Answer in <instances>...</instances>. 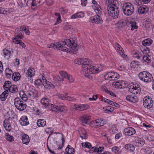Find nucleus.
I'll return each instance as SVG.
<instances>
[{"label":"nucleus","instance_id":"6ab92c4d","mask_svg":"<svg viewBox=\"0 0 154 154\" xmlns=\"http://www.w3.org/2000/svg\"><path fill=\"white\" fill-rule=\"evenodd\" d=\"M105 123L104 120L99 119L96 120L94 124V125L96 128H99L103 125Z\"/></svg>","mask_w":154,"mask_h":154},{"label":"nucleus","instance_id":"2eb2a0df","mask_svg":"<svg viewBox=\"0 0 154 154\" xmlns=\"http://www.w3.org/2000/svg\"><path fill=\"white\" fill-rule=\"evenodd\" d=\"M115 7V8H113V9H114V12L112 11L111 12V9H112V8H109V12L108 14L111 17H112L113 19H116L118 18L119 14V12L118 8H116ZM112 9H113V8H112Z\"/></svg>","mask_w":154,"mask_h":154},{"label":"nucleus","instance_id":"1a4fd4ad","mask_svg":"<svg viewBox=\"0 0 154 154\" xmlns=\"http://www.w3.org/2000/svg\"><path fill=\"white\" fill-rule=\"evenodd\" d=\"M104 77L106 80H116V79L119 78L118 74L114 72H107L104 75Z\"/></svg>","mask_w":154,"mask_h":154},{"label":"nucleus","instance_id":"e2e57ef3","mask_svg":"<svg viewBox=\"0 0 154 154\" xmlns=\"http://www.w3.org/2000/svg\"><path fill=\"white\" fill-rule=\"evenodd\" d=\"M142 150H143L144 152L148 154H151L152 152L151 148L149 147H147L145 149L143 148Z\"/></svg>","mask_w":154,"mask_h":154},{"label":"nucleus","instance_id":"c9c22d12","mask_svg":"<svg viewBox=\"0 0 154 154\" xmlns=\"http://www.w3.org/2000/svg\"><path fill=\"white\" fill-rule=\"evenodd\" d=\"M84 15V13L82 11L79 12L72 15L71 16V18L74 19L79 18L82 17Z\"/></svg>","mask_w":154,"mask_h":154},{"label":"nucleus","instance_id":"bf43d9fd","mask_svg":"<svg viewBox=\"0 0 154 154\" xmlns=\"http://www.w3.org/2000/svg\"><path fill=\"white\" fill-rule=\"evenodd\" d=\"M62 143L61 144L57 146V148L55 149V150H57L61 149L62 148L65 142V140L63 136H62Z\"/></svg>","mask_w":154,"mask_h":154},{"label":"nucleus","instance_id":"f257e3e1","mask_svg":"<svg viewBox=\"0 0 154 154\" xmlns=\"http://www.w3.org/2000/svg\"><path fill=\"white\" fill-rule=\"evenodd\" d=\"M60 50L62 51L69 52L70 53L76 54L77 53L78 46L76 43H72L70 40L66 39L65 41L60 42Z\"/></svg>","mask_w":154,"mask_h":154},{"label":"nucleus","instance_id":"7c9ffc66","mask_svg":"<svg viewBox=\"0 0 154 154\" xmlns=\"http://www.w3.org/2000/svg\"><path fill=\"white\" fill-rule=\"evenodd\" d=\"M60 45L61 44L60 43V42L54 43H51L47 45V47L48 48H59V50H60Z\"/></svg>","mask_w":154,"mask_h":154},{"label":"nucleus","instance_id":"20e7f679","mask_svg":"<svg viewBox=\"0 0 154 154\" xmlns=\"http://www.w3.org/2000/svg\"><path fill=\"white\" fill-rule=\"evenodd\" d=\"M122 12L126 16H131L134 13V5L130 3L124 4L122 7Z\"/></svg>","mask_w":154,"mask_h":154},{"label":"nucleus","instance_id":"a19ab883","mask_svg":"<svg viewBox=\"0 0 154 154\" xmlns=\"http://www.w3.org/2000/svg\"><path fill=\"white\" fill-rule=\"evenodd\" d=\"M88 58H80L79 59H77L75 60L74 62L76 64L79 63L82 64V65L86 62V61L88 59Z\"/></svg>","mask_w":154,"mask_h":154},{"label":"nucleus","instance_id":"e433bc0d","mask_svg":"<svg viewBox=\"0 0 154 154\" xmlns=\"http://www.w3.org/2000/svg\"><path fill=\"white\" fill-rule=\"evenodd\" d=\"M20 74L18 72H15L12 74V78L13 80L15 81H18L20 78Z\"/></svg>","mask_w":154,"mask_h":154},{"label":"nucleus","instance_id":"b1692460","mask_svg":"<svg viewBox=\"0 0 154 154\" xmlns=\"http://www.w3.org/2000/svg\"><path fill=\"white\" fill-rule=\"evenodd\" d=\"M104 149V148L103 147H100L98 148L95 147H93L89 150V152L90 153H92L94 152H97L99 154V153H102Z\"/></svg>","mask_w":154,"mask_h":154},{"label":"nucleus","instance_id":"4c0bfd02","mask_svg":"<svg viewBox=\"0 0 154 154\" xmlns=\"http://www.w3.org/2000/svg\"><path fill=\"white\" fill-rule=\"evenodd\" d=\"M74 149L71 146L68 145L65 149V154H74Z\"/></svg>","mask_w":154,"mask_h":154},{"label":"nucleus","instance_id":"473e14b6","mask_svg":"<svg viewBox=\"0 0 154 154\" xmlns=\"http://www.w3.org/2000/svg\"><path fill=\"white\" fill-rule=\"evenodd\" d=\"M153 42L152 40L150 38H148L144 39L142 42V45L144 46H149Z\"/></svg>","mask_w":154,"mask_h":154},{"label":"nucleus","instance_id":"13d9d810","mask_svg":"<svg viewBox=\"0 0 154 154\" xmlns=\"http://www.w3.org/2000/svg\"><path fill=\"white\" fill-rule=\"evenodd\" d=\"M59 98L62 100H68V96L66 95H63L62 94H59L58 95Z\"/></svg>","mask_w":154,"mask_h":154},{"label":"nucleus","instance_id":"2f4dec72","mask_svg":"<svg viewBox=\"0 0 154 154\" xmlns=\"http://www.w3.org/2000/svg\"><path fill=\"white\" fill-rule=\"evenodd\" d=\"M115 49L119 51V53L122 57H124L125 55L123 53L122 51L123 50L121 46L118 43H116L115 45Z\"/></svg>","mask_w":154,"mask_h":154},{"label":"nucleus","instance_id":"49530a36","mask_svg":"<svg viewBox=\"0 0 154 154\" xmlns=\"http://www.w3.org/2000/svg\"><path fill=\"white\" fill-rule=\"evenodd\" d=\"M5 73L6 76L8 78H11V75L13 73V72L9 68H7L5 70Z\"/></svg>","mask_w":154,"mask_h":154},{"label":"nucleus","instance_id":"58836bf2","mask_svg":"<svg viewBox=\"0 0 154 154\" xmlns=\"http://www.w3.org/2000/svg\"><path fill=\"white\" fill-rule=\"evenodd\" d=\"M125 148L128 151L130 152H133L135 149L134 145L131 143L126 144L125 146Z\"/></svg>","mask_w":154,"mask_h":154},{"label":"nucleus","instance_id":"aec40b11","mask_svg":"<svg viewBox=\"0 0 154 154\" xmlns=\"http://www.w3.org/2000/svg\"><path fill=\"white\" fill-rule=\"evenodd\" d=\"M90 117V116L88 115H85L81 117L80 120L83 125L88 124Z\"/></svg>","mask_w":154,"mask_h":154},{"label":"nucleus","instance_id":"39448f33","mask_svg":"<svg viewBox=\"0 0 154 154\" xmlns=\"http://www.w3.org/2000/svg\"><path fill=\"white\" fill-rule=\"evenodd\" d=\"M92 63V61L88 59L85 63H84L82 66V72L85 77L89 79L92 78V77L90 74H89V66Z\"/></svg>","mask_w":154,"mask_h":154},{"label":"nucleus","instance_id":"9b49d317","mask_svg":"<svg viewBox=\"0 0 154 154\" xmlns=\"http://www.w3.org/2000/svg\"><path fill=\"white\" fill-rule=\"evenodd\" d=\"M102 15H97L90 17L89 21L92 23L100 24L103 23V20L101 16Z\"/></svg>","mask_w":154,"mask_h":154},{"label":"nucleus","instance_id":"3c124183","mask_svg":"<svg viewBox=\"0 0 154 154\" xmlns=\"http://www.w3.org/2000/svg\"><path fill=\"white\" fill-rule=\"evenodd\" d=\"M81 145L83 147L90 149V150L92 147L91 144L87 142L82 143H81Z\"/></svg>","mask_w":154,"mask_h":154},{"label":"nucleus","instance_id":"4be33fe9","mask_svg":"<svg viewBox=\"0 0 154 154\" xmlns=\"http://www.w3.org/2000/svg\"><path fill=\"white\" fill-rule=\"evenodd\" d=\"M146 54L144 55L142 57V61L143 63L145 64L150 63L151 61V57L147 53H145Z\"/></svg>","mask_w":154,"mask_h":154},{"label":"nucleus","instance_id":"cd10ccee","mask_svg":"<svg viewBox=\"0 0 154 154\" xmlns=\"http://www.w3.org/2000/svg\"><path fill=\"white\" fill-rule=\"evenodd\" d=\"M3 56L6 59H9L11 56V51L5 48L3 50Z\"/></svg>","mask_w":154,"mask_h":154},{"label":"nucleus","instance_id":"f03ea898","mask_svg":"<svg viewBox=\"0 0 154 154\" xmlns=\"http://www.w3.org/2000/svg\"><path fill=\"white\" fill-rule=\"evenodd\" d=\"M50 102L49 99L46 98H42L41 100V103L42 105L53 111L59 113L62 112L67 110L66 107L65 106L61 105L58 106L56 105L50 104L49 103Z\"/></svg>","mask_w":154,"mask_h":154},{"label":"nucleus","instance_id":"603ef678","mask_svg":"<svg viewBox=\"0 0 154 154\" xmlns=\"http://www.w3.org/2000/svg\"><path fill=\"white\" fill-rule=\"evenodd\" d=\"M35 71L33 68L29 69H28L27 72V75L28 77H32L34 76L35 74Z\"/></svg>","mask_w":154,"mask_h":154},{"label":"nucleus","instance_id":"ddd939ff","mask_svg":"<svg viewBox=\"0 0 154 154\" xmlns=\"http://www.w3.org/2000/svg\"><path fill=\"white\" fill-rule=\"evenodd\" d=\"M12 122L11 118L9 117L5 119L3 122V126L5 130L8 132L10 131L12 129L11 122Z\"/></svg>","mask_w":154,"mask_h":154},{"label":"nucleus","instance_id":"6e6552de","mask_svg":"<svg viewBox=\"0 0 154 154\" xmlns=\"http://www.w3.org/2000/svg\"><path fill=\"white\" fill-rule=\"evenodd\" d=\"M23 37L22 33L16 35L14 37V38L12 39V41L14 44L17 45L19 44L22 48H24L26 47V45L21 40L23 39Z\"/></svg>","mask_w":154,"mask_h":154},{"label":"nucleus","instance_id":"dca6fc26","mask_svg":"<svg viewBox=\"0 0 154 154\" xmlns=\"http://www.w3.org/2000/svg\"><path fill=\"white\" fill-rule=\"evenodd\" d=\"M59 73L65 78L67 79L70 83H72L74 82V79L72 75L68 74L66 72L61 71Z\"/></svg>","mask_w":154,"mask_h":154},{"label":"nucleus","instance_id":"79ce46f5","mask_svg":"<svg viewBox=\"0 0 154 154\" xmlns=\"http://www.w3.org/2000/svg\"><path fill=\"white\" fill-rule=\"evenodd\" d=\"M42 85L47 88H53L54 87V85L51 82L48 81L43 83Z\"/></svg>","mask_w":154,"mask_h":154},{"label":"nucleus","instance_id":"8fccbe9b","mask_svg":"<svg viewBox=\"0 0 154 154\" xmlns=\"http://www.w3.org/2000/svg\"><path fill=\"white\" fill-rule=\"evenodd\" d=\"M115 7H116V8H118L117 6L114 3H111L109 4V5L107 6V10L108 13V14H109V8H112V9H111V12L112 11L114 12V9L113 8V9H112V8H115Z\"/></svg>","mask_w":154,"mask_h":154},{"label":"nucleus","instance_id":"ea45409f","mask_svg":"<svg viewBox=\"0 0 154 154\" xmlns=\"http://www.w3.org/2000/svg\"><path fill=\"white\" fill-rule=\"evenodd\" d=\"M37 125L39 127H43L46 125V122L44 119H39L37 122Z\"/></svg>","mask_w":154,"mask_h":154},{"label":"nucleus","instance_id":"69168bd1","mask_svg":"<svg viewBox=\"0 0 154 154\" xmlns=\"http://www.w3.org/2000/svg\"><path fill=\"white\" fill-rule=\"evenodd\" d=\"M102 101L110 105H111L112 103H113V101L105 98H103Z\"/></svg>","mask_w":154,"mask_h":154},{"label":"nucleus","instance_id":"de8ad7c7","mask_svg":"<svg viewBox=\"0 0 154 154\" xmlns=\"http://www.w3.org/2000/svg\"><path fill=\"white\" fill-rule=\"evenodd\" d=\"M104 111L106 112L109 113L112 112L114 109V108L113 107L111 106H105L103 108Z\"/></svg>","mask_w":154,"mask_h":154},{"label":"nucleus","instance_id":"680f3d73","mask_svg":"<svg viewBox=\"0 0 154 154\" xmlns=\"http://www.w3.org/2000/svg\"><path fill=\"white\" fill-rule=\"evenodd\" d=\"M40 0H33L32 1L31 6H32L37 5L40 2Z\"/></svg>","mask_w":154,"mask_h":154},{"label":"nucleus","instance_id":"052dcab7","mask_svg":"<svg viewBox=\"0 0 154 154\" xmlns=\"http://www.w3.org/2000/svg\"><path fill=\"white\" fill-rule=\"evenodd\" d=\"M42 83V80L39 79L35 80L34 82L35 85L37 87H38L39 86L41 85Z\"/></svg>","mask_w":154,"mask_h":154},{"label":"nucleus","instance_id":"4468645a","mask_svg":"<svg viewBox=\"0 0 154 154\" xmlns=\"http://www.w3.org/2000/svg\"><path fill=\"white\" fill-rule=\"evenodd\" d=\"M149 49L148 48H146V49H144L141 52L139 51L135 52L133 54V57L137 59H140L142 57L143 54L147 53H149Z\"/></svg>","mask_w":154,"mask_h":154},{"label":"nucleus","instance_id":"f3484780","mask_svg":"<svg viewBox=\"0 0 154 154\" xmlns=\"http://www.w3.org/2000/svg\"><path fill=\"white\" fill-rule=\"evenodd\" d=\"M27 94L28 95L29 99H33L37 96L38 92L35 89H32L27 91Z\"/></svg>","mask_w":154,"mask_h":154},{"label":"nucleus","instance_id":"0eeeda50","mask_svg":"<svg viewBox=\"0 0 154 154\" xmlns=\"http://www.w3.org/2000/svg\"><path fill=\"white\" fill-rule=\"evenodd\" d=\"M128 89L129 91L134 94H140L141 92L140 86L137 84H134L133 83L129 84Z\"/></svg>","mask_w":154,"mask_h":154},{"label":"nucleus","instance_id":"37998d69","mask_svg":"<svg viewBox=\"0 0 154 154\" xmlns=\"http://www.w3.org/2000/svg\"><path fill=\"white\" fill-rule=\"evenodd\" d=\"M125 20L122 19L119 21L117 23V26L119 29L121 28L125 25Z\"/></svg>","mask_w":154,"mask_h":154},{"label":"nucleus","instance_id":"a878e982","mask_svg":"<svg viewBox=\"0 0 154 154\" xmlns=\"http://www.w3.org/2000/svg\"><path fill=\"white\" fill-rule=\"evenodd\" d=\"M148 11L149 8L147 7L141 6L139 8L138 13L139 14H143L147 12Z\"/></svg>","mask_w":154,"mask_h":154},{"label":"nucleus","instance_id":"864d4df0","mask_svg":"<svg viewBox=\"0 0 154 154\" xmlns=\"http://www.w3.org/2000/svg\"><path fill=\"white\" fill-rule=\"evenodd\" d=\"M5 136L6 140L12 142L14 140L13 136L10 135L8 133H5Z\"/></svg>","mask_w":154,"mask_h":154},{"label":"nucleus","instance_id":"774afa93","mask_svg":"<svg viewBox=\"0 0 154 154\" xmlns=\"http://www.w3.org/2000/svg\"><path fill=\"white\" fill-rule=\"evenodd\" d=\"M138 99L137 97L136 96H132L131 98V102L133 103H136Z\"/></svg>","mask_w":154,"mask_h":154},{"label":"nucleus","instance_id":"c85d7f7f","mask_svg":"<svg viewBox=\"0 0 154 154\" xmlns=\"http://www.w3.org/2000/svg\"><path fill=\"white\" fill-rule=\"evenodd\" d=\"M99 68L96 66H91V65L89 66V74H96L99 72Z\"/></svg>","mask_w":154,"mask_h":154},{"label":"nucleus","instance_id":"a211bd4d","mask_svg":"<svg viewBox=\"0 0 154 154\" xmlns=\"http://www.w3.org/2000/svg\"><path fill=\"white\" fill-rule=\"evenodd\" d=\"M136 131L132 127H128L125 128L124 130V134L126 135L131 136L135 134Z\"/></svg>","mask_w":154,"mask_h":154},{"label":"nucleus","instance_id":"bb28decb","mask_svg":"<svg viewBox=\"0 0 154 154\" xmlns=\"http://www.w3.org/2000/svg\"><path fill=\"white\" fill-rule=\"evenodd\" d=\"M19 94L20 97L22 99V100L25 102L27 101L28 98V95L27 96L25 93V91L24 90H21L20 91Z\"/></svg>","mask_w":154,"mask_h":154},{"label":"nucleus","instance_id":"412c9836","mask_svg":"<svg viewBox=\"0 0 154 154\" xmlns=\"http://www.w3.org/2000/svg\"><path fill=\"white\" fill-rule=\"evenodd\" d=\"M19 122L22 126L27 125L29 123L28 118L26 116H22L19 120Z\"/></svg>","mask_w":154,"mask_h":154},{"label":"nucleus","instance_id":"423d86ee","mask_svg":"<svg viewBox=\"0 0 154 154\" xmlns=\"http://www.w3.org/2000/svg\"><path fill=\"white\" fill-rule=\"evenodd\" d=\"M14 103L17 109L20 111H23L26 108V105L19 97H16L14 100Z\"/></svg>","mask_w":154,"mask_h":154},{"label":"nucleus","instance_id":"7ed1b4c3","mask_svg":"<svg viewBox=\"0 0 154 154\" xmlns=\"http://www.w3.org/2000/svg\"><path fill=\"white\" fill-rule=\"evenodd\" d=\"M138 77L140 79L145 83H149L152 80V75L148 72L142 71L139 74Z\"/></svg>","mask_w":154,"mask_h":154},{"label":"nucleus","instance_id":"338daca9","mask_svg":"<svg viewBox=\"0 0 154 154\" xmlns=\"http://www.w3.org/2000/svg\"><path fill=\"white\" fill-rule=\"evenodd\" d=\"M118 69L121 71H125L126 70V67L124 65H120L118 67Z\"/></svg>","mask_w":154,"mask_h":154},{"label":"nucleus","instance_id":"5fc2aeb1","mask_svg":"<svg viewBox=\"0 0 154 154\" xmlns=\"http://www.w3.org/2000/svg\"><path fill=\"white\" fill-rule=\"evenodd\" d=\"M10 8H0V14H4L9 13L10 11Z\"/></svg>","mask_w":154,"mask_h":154},{"label":"nucleus","instance_id":"9d476101","mask_svg":"<svg viewBox=\"0 0 154 154\" xmlns=\"http://www.w3.org/2000/svg\"><path fill=\"white\" fill-rule=\"evenodd\" d=\"M92 2L93 4L92 8L95 12L97 15H102V9L100 5L94 0H93Z\"/></svg>","mask_w":154,"mask_h":154},{"label":"nucleus","instance_id":"f704fd0d","mask_svg":"<svg viewBox=\"0 0 154 154\" xmlns=\"http://www.w3.org/2000/svg\"><path fill=\"white\" fill-rule=\"evenodd\" d=\"M9 94L8 91H5L0 95V98L1 100L5 101Z\"/></svg>","mask_w":154,"mask_h":154},{"label":"nucleus","instance_id":"0e129e2a","mask_svg":"<svg viewBox=\"0 0 154 154\" xmlns=\"http://www.w3.org/2000/svg\"><path fill=\"white\" fill-rule=\"evenodd\" d=\"M130 27L131 28V30L133 31L134 29H137L138 28V26L136 25V23L135 22H133L131 23V25Z\"/></svg>","mask_w":154,"mask_h":154},{"label":"nucleus","instance_id":"6e6d98bb","mask_svg":"<svg viewBox=\"0 0 154 154\" xmlns=\"http://www.w3.org/2000/svg\"><path fill=\"white\" fill-rule=\"evenodd\" d=\"M60 75H57L55 77V79L57 81H63L64 77L62 76L60 74Z\"/></svg>","mask_w":154,"mask_h":154},{"label":"nucleus","instance_id":"f8f14e48","mask_svg":"<svg viewBox=\"0 0 154 154\" xmlns=\"http://www.w3.org/2000/svg\"><path fill=\"white\" fill-rule=\"evenodd\" d=\"M143 103L145 107L147 109L151 108L153 105L152 99L149 96H146L143 98Z\"/></svg>","mask_w":154,"mask_h":154},{"label":"nucleus","instance_id":"09e8293b","mask_svg":"<svg viewBox=\"0 0 154 154\" xmlns=\"http://www.w3.org/2000/svg\"><path fill=\"white\" fill-rule=\"evenodd\" d=\"M116 84L119 88L121 89L125 87L124 86H123V85H125L126 83L124 81H119L117 82Z\"/></svg>","mask_w":154,"mask_h":154},{"label":"nucleus","instance_id":"c03bdc74","mask_svg":"<svg viewBox=\"0 0 154 154\" xmlns=\"http://www.w3.org/2000/svg\"><path fill=\"white\" fill-rule=\"evenodd\" d=\"M11 86V83L10 81H6L4 83L3 87L5 91H8Z\"/></svg>","mask_w":154,"mask_h":154},{"label":"nucleus","instance_id":"393cba45","mask_svg":"<svg viewBox=\"0 0 154 154\" xmlns=\"http://www.w3.org/2000/svg\"><path fill=\"white\" fill-rule=\"evenodd\" d=\"M88 106H85L84 105H75L73 106V108L74 109L79 110V111H83L86 110L88 109Z\"/></svg>","mask_w":154,"mask_h":154},{"label":"nucleus","instance_id":"5701e85b","mask_svg":"<svg viewBox=\"0 0 154 154\" xmlns=\"http://www.w3.org/2000/svg\"><path fill=\"white\" fill-rule=\"evenodd\" d=\"M140 65V63L138 61L134 60L132 61L130 64L131 68L134 70L137 69L138 66Z\"/></svg>","mask_w":154,"mask_h":154},{"label":"nucleus","instance_id":"c756f323","mask_svg":"<svg viewBox=\"0 0 154 154\" xmlns=\"http://www.w3.org/2000/svg\"><path fill=\"white\" fill-rule=\"evenodd\" d=\"M22 140L23 144L28 145L30 141L29 136L26 134H23L22 137Z\"/></svg>","mask_w":154,"mask_h":154},{"label":"nucleus","instance_id":"a18cd8bd","mask_svg":"<svg viewBox=\"0 0 154 154\" xmlns=\"http://www.w3.org/2000/svg\"><path fill=\"white\" fill-rule=\"evenodd\" d=\"M8 91H9V93L11 92L14 94L17 93L18 91V88L17 85H12Z\"/></svg>","mask_w":154,"mask_h":154},{"label":"nucleus","instance_id":"4d7b16f0","mask_svg":"<svg viewBox=\"0 0 154 154\" xmlns=\"http://www.w3.org/2000/svg\"><path fill=\"white\" fill-rule=\"evenodd\" d=\"M120 147L115 146L112 148V150L113 152L116 153H119L120 152Z\"/></svg>","mask_w":154,"mask_h":154},{"label":"nucleus","instance_id":"72a5a7b5","mask_svg":"<svg viewBox=\"0 0 154 154\" xmlns=\"http://www.w3.org/2000/svg\"><path fill=\"white\" fill-rule=\"evenodd\" d=\"M79 131L80 137L82 139H86L87 138V135L85 130L83 128H81Z\"/></svg>","mask_w":154,"mask_h":154}]
</instances>
